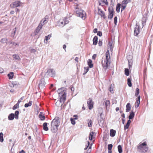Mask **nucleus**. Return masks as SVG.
Listing matches in <instances>:
<instances>
[{
	"instance_id": "obj_1",
	"label": "nucleus",
	"mask_w": 153,
	"mask_h": 153,
	"mask_svg": "<svg viewBox=\"0 0 153 153\" xmlns=\"http://www.w3.org/2000/svg\"><path fill=\"white\" fill-rule=\"evenodd\" d=\"M66 88H62L59 89L57 92L59 94V97L60 99V101L59 102H57L56 103V105H58L59 103H61V104L59 105H62V104L66 100Z\"/></svg>"
},
{
	"instance_id": "obj_2",
	"label": "nucleus",
	"mask_w": 153,
	"mask_h": 153,
	"mask_svg": "<svg viewBox=\"0 0 153 153\" xmlns=\"http://www.w3.org/2000/svg\"><path fill=\"white\" fill-rule=\"evenodd\" d=\"M110 56L109 51L108 50L105 53V58L102 62V65L103 68L106 69L110 65Z\"/></svg>"
},
{
	"instance_id": "obj_3",
	"label": "nucleus",
	"mask_w": 153,
	"mask_h": 153,
	"mask_svg": "<svg viewBox=\"0 0 153 153\" xmlns=\"http://www.w3.org/2000/svg\"><path fill=\"white\" fill-rule=\"evenodd\" d=\"M59 117H56L53 119L51 123V128L52 132H55L57 131L58 127L59 125Z\"/></svg>"
},
{
	"instance_id": "obj_4",
	"label": "nucleus",
	"mask_w": 153,
	"mask_h": 153,
	"mask_svg": "<svg viewBox=\"0 0 153 153\" xmlns=\"http://www.w3.org/2000/svg\"><path fill=\"white\" fill-rule=\"evenodd\" d=\"M139 151L143 152H146L148 150V147L146 142L140 143L138 147Z\"/></svg>"
},
{
	"instance_id": "obj_5",
	"label": "nucleus",
	"mask_w": 153,
	"mask_h": 153,
	"mask_svg": "<svg viewBox=\"0 0 153 153\" xmlns=\"http://www.w3.org/2000/svg\"><path fill=\"white\" fill-rule=\"evenodd\" d=\"M69 22V21L66 18L61 19L57 22L58 25L60 27H63L65 24Z\"/></svg>"
},
{
	"instance_id": "obj_6",
	"label": "nucleus",
	"mask_w": 153,
	"mask_h": 153,
	"mask_svg": "<svg viewBox=\"0 0 153 153\" xmlns=\"http://www.w3.org/2000/svg\"><path fill=\"white\" fill-rule=\"evenodd\" d=\"M76 13L77 16L83 19H84L86 18L85 13L82 10H76Z\"/></svg>"
},
{
	"instance_id": "obj_7",
	"label": "nucleus",
	"mask_w": 153,
	"mask_h": 153,
	"mask_svg": "<svg viewBox=\"0 0 153 153\" xmlns=\"http://www.w3.org/2000/svg\"><path fill=\"white\" fill-rule=\"evenodd\" d=\"M22 3L19 1H16L13 2L12 4H10V7L12 8H15L18 7L22 5Z\"/></svg>"
},
{
	"instance_id": "obj_8",
	"label": "nucleus",
	"mask_w": 153,
	"mask_h": 153,
	"mask_svg": "<svg viewBox=\"0 0 153 153\" xmlns=\"http://www.w3.org/2000/svg\"><path fill=\"white\" fill-rule=\"evenodd\" d=\"M140 33L139 26L137 23L134 28V34L135 36L137 35Z\"/></svg>"
},
{
	"instance_id": "obj_9",
	"label": "nucleus",
	"mask_w": 153,
	"mask_h": 153,
	"mask_svg": "<svg viewBox=\"0 0 153 153\" xmlns=\"http://www.w3.org/2000/svg\"><path fill=\"white\" fill-rule=\"evenodd\" d=\"M87 104L89 109H91L93 108V102L91 99H89L87 102Z\"/></svg>"
},
{
	"instance_id": "obj_10",
	"label": "nucleus",
	"mask_w": 153,
	"mask_h": 153,
	"mask_svg": "<svg viewBox=\"0 0 153 153\" xmlns=\"http://www.w3.org/2000/svg\"><path fill=\"white\" fill-rule=\"evenodd\" d=\"M89 142L88 141V144L87 145H86V147L84 149L86 150L88 149V150L87 151V152L86 153H90L91 151V145L92 144H91L90 146H89Z\"/></svg>"
},
{
	"instance_id": "obj_11",
	"label": "nucleus",
	"mask_w": 153,
	"mask_h": 153,
	"mask_svg": "<svg viewBox=\"0 0 153 153\" xmlns=\"http://www.w3.org/2000/svg\"><path fill=\"white\" fill-rule=\"evenodd\" d=\"M114 15L113 11L112 9H109V15L108 16V19H111Z\"/></svg>"
},
{
	"instance_id": "obj_12",
	"label": "nucleus",
	"mask_w": 153,
	"mask_h": 153,
	"mask_svg": "<svg viewBox=\"0 0 153 153\" xmlns=\"http://www.w3.org/2000/svg\"><path fill=\"white\" fill-rule=\"evenodd\" d=\"M140 96H138V97L136 99V102H135V107L137 108L139 106L140 104Z\"/></svg>"
},
{
	"instance_id": "obj_13",
	"label": "nucleus",
	"mask_w": 153,
	"mask_h": 153,
	"mask_svg": "<svg viewBox=\"0 0 153 153\" xmlns=\"http://www.w3.org/2000/svg\"><path fill=\"white\" fill-rule=\"evenodd\" d=\"M104 103H105V105L106 107L107 110H108L110 105V101L109 100H107L104 101Z\"/></svg>"
},
{
	"instance_id": "obj_14",
	"label": "nucleus",
	"mask_w": 153,
	"mask_h": 153,
	"mask_svg": "<svg viewBox=\"0 0 153 153\" xmlns=\"http://www.w3.org/2000/svg\"><path fill=\"white\" fill-rule=\"evenodd\" d=\"M95 136V133L93 132H91L89 134V140H91L93 138H94Z\"/></svg>"
},
{
	"instance_id": "obj_15",
	"label": "nucleus",
	"mask_w": 153,
	"mask_h": 153,
	"mask_svg": "<svg viewBox=\"0 0 153 153\" xmlns=\"http://www.w3.org/2000/svg\"><path fill=\"white\" fill-rule=\"evenodd\" d=\"M13 57L14 60L19 61L21 59L19 55L17 54H14L13 55Z\"/></svg>"
},
{
	"instance_id": "obj_16",
	"label": "nucleus",
	"mask_w": 153,
	"mask_h": 153,
	"mask_svg": "<svg viewBox=\"0 0 153 153\" xmlns=\"http://www.w3.org/2000/svg\"><path fill=\"white\" fill-rule=\"evenodd\" d=\"M116 131L113 129H111L110 130V136L111 137H114L115 135Z\"/></svg>"
},
{
	"instance_id": "obj_17",
	"label": "nucleus",
	"mask_w": 153,
	"mask_h": 153,
	"mask_svg": "<svg viewBox=\"0 0 153 153\" xmlns=\"http://www.w3.org/2000/svg\"><path fill=\"white\" fill-rule=\"evenodd\" d=\"M126 112H129L131 109V106L130 103H128L127 104L126 106Z\"/></svg>"
},
{
	"instance_id": "obj_18",
	"label": "nucleus",
	"mask_w": 153,
	"mask_h": 153,
	"mask_svg": "<svg viewBox=\"0 0 153 153\" xmlns=\"http://www.w3.org/2000/svg\"><path fill=\"white\" fill-rule=\"evenodd\" d=\"M39 117L41 120H44L45 119V117L42 112H40L39 115Z\"/></svg>"
},
{
	"instance_id": "obj_19",
	"label": "nucleus",
	"mask_w": 153,
	"mask_h": 153,
	"mask_svg": "<svg viewBox=\"0 0 153 153\" xmlns=\"http://www.w3.org/2000/svg\"><path fill=\"white\" fill-rule=\"evenodd\" d=\"M15 115L14 114H10L8 117V119L9 120H13L14 118Z\"/></svg>"
},
{
	"instance_id": "obj_20",
	"label": "nucleus",
	"mask_w": 153,
	"mask_h": 153,
	"mask_svg": "<svg viewBox=\"0 0 153 153\" xmlns=\"http://www.w3.org/2000/svg\"><path fill=\"white\" fill-rule=\"evenodd\" d=\"M48 22V18L47 17H45L43 19L42 21H41V22L44 25L45 23H47Z\"/></svg>"
},
{
	"instance_id": "obj_21",
	"label": "nucleus",
	"mask_w": 153,
	"mask_h": 153,
	"mask_svg": "<svg viewBox=\"0 0 153 153\" xmlns=\"http://www.w3.org/2000/svg\"><path fill=\"white\" fill-rule=\"evenodd\" d=\"M48 123H45L43 125V129L44 130L48 131V128L47 127Z\"/></svg>"
},
{
	"instance_id": "obj_22",
	"label": "nucleus",
	"mask_w": 153,
	"mask_h": 153,
	"mask_svg": "<svg viewBox=\"0 0 153 153\" xmlns=\"http://www.w3.org/2000/svg\"><path fill=\"white\" fill-rule=\"evenodd\" d=\"M134 113L133 111H131L130 113V114L128 117V118L129 120L132 119L134 117Z\"/></svg>"
},
{
	"instance_id": "obj_23",
	"label": "nucleus",
	"mask_w": 153,
	"mask_h": 153,
	"mask_svg": "<svg viewBox=\"0 0 153 153\" xmlns=\"http://www.w3.org/2000/svg\"><path fill=\"white\" fill-rule=\"evenodd\" d=\"M130 2V0H125L123 1L122 3V5H124L126 6V4Z\"/></svg>"
},
{
	"instance_id": "obj_24",
	"label": "nucleus",
	"mask_w": 153,
	"mask_h": 153,
	"mask_svg": "<svg viewBox=\"0 0 153 153\" xmlns=\"http://www.w3.org/2000/svg\"><path fill=\"white\" fill-rule=\"evenodd\" d=\"M48 72L50 74V75L53 76L54 73V70L52 69H49L48 71Z\"/></svg>"
},
{
	"instance_id": "obj_25",
	"label": "nucleus",
	"mask_w": 153,
	"mask_h": 153,
	"mask_svg": "<svg viewBox=\"0 0 153 153\" xmlns=\"http://www.w3.org/2000/svg\"><path fill=\"white\" fill-rule=\"evenodd\" d=\"M97 37L95 36L93 39V44L94 45H96L97 42Z\"/></svg>"
},
{
	"instance_id": "obj_26",
	"label": "nucleus",
	"mask_w": 153,
	"mask_h": 153,
	"mask_svg": "<svg viewBox=\"0 0 153 153\" xmlns=\"http://www.w3.org/2000/svg\"><path fill=\"white\" fill-rule=\"evenodd\" d=\"M88 64L89 67L91 68L93 66V65L92 64V61L91 59H88Z\"/></svg>"
},
{
	"instance_id": "obj_27",
	"label": "nucleus",
	"mask_w": 153,
	"mask_h": 153,
	"mask_svg": "<svg viewBox=\"0 0 153 153\" xmlns=\"http://www.w3.org/2000/svg\"><path fill=\"white\" fill-rule=\"evenodd\" d=\"M99 2L100 3V5L101 4L100 3L101 2H102L106 5H108V2H107V0H100L99 1Z\"/></svg>"
},
{
	"instance_id": "obj_28",
	"label": "nucleus",
	"mask_w": 153,
	"mask_h": 153,
	"mask_svg": "<svg viewBox=\"0 0 153 153\" xmlns=\"http://www.w3.org/2000/svg\"><path fill=\"white\" fill-rule=\"evenodd\" d=\"M41 82H40L39 84V87L44 86L45 85V82L43 79L41 80Z\"/></svg>"
},
{
	"instance_id": "obj_29",
	"label": "nucleus",
	"mask_w": 153,
	"mask_h": 153,
	"mask_svg": "<svg viewBox=\"0 0 153 153\" xmlns=\"http://www.w3.org/2000/svg\"><path fill=\"white\" fill-rule=\"evenodd\" d=\"M13 76L14 74L13 72H10L8 75V76L9 79H12L13 78Z\"/></svg>"
},
{
	"instance_id": "obj_30",
	"label": "nucleus",
	"mask_w": 153,
	"mask_h": 153,
	"mask_svg": "<svg viewBox=\"0 0 153 153\" xmlns=\"http://www.w3.org/2000/svg\"><path fill=\"white\" fill-rule=\"evenodd\" d=\"M32 102V101H30L29 102L27 103H26L25 105V107L27 108L29 106H30L31 105Z\"/></svg>"
},
{
	"instance_id": "obj_31",
	"label": "nucleus",
	"mask_w": 153,
	"mask_h": 153,
	"mask_svg": "<svg viewBox=\"0 0 153 153\" xmlns=\"http://www.w3.org/2000/svg\"><path fill=\"white\" fill-rule=\"evenodd\" d=\"M7 40L6 38L2 39L1 40V42L3 43H7Z\"/></svg>"
},
{
	"instance_id": "obj_32",
	"label": "nucleus",
	"mask_w": 153,
	"mask_h": 153,
	"mask_svg": "<svg viewBox=\"0 0 153 153\" xmlns=\"http://www.w3.org/2000/svg\"><path fill=\"white\" fill-rule=\"evenodd\" d=\"M120 4H117L116 6V11L118 12H119L120 11Z\"/></svg>"
},
{
	"instance_id": "obj_33",
	"label": "nucleus",
	"mask_w": 153,
	"mask_h": 153,
	"mask_svg": "<svg viewBox=\"0 0 153 153\" xmlns=\"http://www.w3.org/2000/svg\"><path fill=\"white\" fill-rule=\"evenodd\" d=\"M3 134L2 132L0 133V141L3 142L4 141L3 139Z\"/></svg>"
},
{
	"instance_id": "obj_34",
	"label": "nucleus",
	"mask_w": 153,
	"mask_h": 153,
	"mask_svg": "<svg viewBox=\"0 0 153 153\" xmlns=\"http://www.w3.org/2000/svg\"><path fill=\"white\" fill-rule=\"evenodd\" d=\"M118 149L119 153H122L123 152L122 147L121 145H119L118 146Z\"/></svg>"
},
{
	"instance_id": "obj_35",
	"label": "nucleus",
	"mask_w": 153,
	"mask_h": 153,
	"mask_svg": "<svg viewBox=\"0 0 153 153\" xmlns=\"http://www.w3.org/2000/svg\"><path fill=\"white\" fill-rule=\"evenodd\" d=\"M19 114V111H15V118L16 119H17L18 118V115Z\"/></svg>"
},
{
	"instance_id": "obj_36",
	"label": "nucleus",
	"mask_w": 153,
	"mask_h": 153,
	"mask_svg": "<svg viewBox=\"0 0 153 153\" xmlns=\"http://www.w3.org/2000/svg\"><path fill=\"white\" fill-rule=\"evenodd\" d=\"M125 74L128 76L129 75V71L128 68H126L125 70Z\"/></svg>"
},
{
	"instance_id": "obj_37",
	"label": "nucleus",
	"mask_w": 153,
	"mask_h": 153,
	"mask_svg": "<svg viewBox=\"0 0 153 153\" xmlns=\"http://www.w3.org/2000/svg\"><path fill=\"white\" fill-rule=\"evenodd\" d=\"M43 25V24H42L40 22L37 28V29H39V30H40L42 28V27Z\"/></svg>"
},
{
	"instance_id": "obj_38",
	"label": "nucleus",
	"mask_w": 153,
	"mask_h": 153,
	"mask_svg": "<svg viewBox=\"0 0 153 153\" xmlns=\"http://www.w3.org/2000/svg\"><path fill=\"white\" fill-rule=\"evenodd\" d=\"M128 86L130 87H131L132 86L131 83V79L129 78L128 79Z\"/></svg>"
},
{
	"instance_id": "obj_39",
	"label": "nucleus",
	"mask_w": 153,
	"mask_h": 153,
	"mask_svg": "<svg viewBox=\"0 0 153 153\" xmlns=\"http://www.w3.org/2000/svg\"><path fill=\"white\" fill-rule=\"evenodd\" d=\"M19 107V104L18 103H16L15 104L13 107V110H15L16 109L18 108Z\"/></svg>"
},
{
	"instance_id": "obj_40",
	"label": "nucleus",
	"mask_w": 153,
	"mask_h": 153,
	"mask_svg": "<svg viewBox=\"0 0 153 153\" xmlns=\"http://www.w3.org/2000/svg\"><path fill=\"white\" fill-rule=\"evenodd\" d=\"M70 120L72 124L73 125L75 124L76 123L75 121V120L74 118H71L70 119Z\"/></svg>"
},
{
	"instance_id": "obj_41",
	"label": "nucleus",
	"mask_w": 153,
	"mask_h": 153,
	"mask_svg": "<svg viewBox=\"0 0 153 153\" xmlns=\"http://www.w3.org/2000/svg\"><path fill=\"white\" fill-rule=\"evenodd\" d=\"M139 93V90L138 88H137L136 89V92L135 95L136 96H137L138 94Z\"/></svg>"
},
{
	"instance_id": "obj_42",
	"label": "nucleus",
	"mask_w": 153,
	"mask_h": 153,
	"mask_svg": "<svg viewBox=\"0 0 153 153\" xmlns=\"http://www.w3.org/2000/svg\"><path fill=\"white\" fill-rule=\"evenodd\" d=\"M39 31L40 30L39 29H36V30L33 33L34 36H35L37 35L38 33H39Z\"/></svg>"
},
{
	"instance_id": "obj_43",
	"label": "nucleus",
	"mask_w": 153,
	"mask_h": 153,
	"mask_svg": "<svg viewBox=\"0 0 153 153\" xmlns=\"http://www.w3.org/2000/svg\"><path fill=\"white\" fill-rule=\"evenodd\" d=\"M85 70H84V74H86L87 72L89 70V68L88 67H85L84 68Z\"/></svg>"
},
{
	"instance_id": "obj_44",
	"label": "nucleus",
	"mask_w": 153,
	"mask_h": 153,
	"mask_svg": "<svg viewBox=\"0 0 153 153\" xmlns=\"http://www.w3.org/2000/svg\"><path fill=\"white\" fill-rule=\"evenodd\" d=\"M117 18L116 16L115 17L114 19V23L115 25H117Z\"/></svg>"
},
{
	"instance_id": "obj_45",
	"label": "nucleus",
	"mask_w": 153,
	"mask_h": 153,
	"mask_svg": "<svg viewBox=\"0 0 153 153\" xmlns=\"http://www.w3.org/2000/svg\"><path fill=\"white\" fill-rule=\"evenodd\" d=\"M112 147L113 145L112 144H110L108 145V150H111Z\"/></svg>"
},
{
	"instance_id": "obj_46",
	"label": "nucleus",
	"mask_w": 153,
	"mask_h": 153,
	"mask_svg": "<svg viewBox=\"0 0 153 153\" xmlns=\"http://www.w3.org/2000/svg\"><path fill=\"white\" fill-rule=\"evenodd\" d=\"M99 13L102 16H104V14L103 12V11L101 10H99Z\"/></svg>"
},
{
	"instance_id": "obj_47",
	"label": "nucleus",
	"mask_w": 153,
	"mask_h": 153,
	"mask_svg": "<svg viewBox=\"0 0 153 153\" xmlns=\"http://www.w3.org/2000/svg\"><path fill=\"white\" fill-rule=\"evenodd\" d=\"M129 125H130L129 124H128L127 123V124H126V125H125L124 126V129L125 130H126V129H128L129 126Z\"/></svg>"
},
{
	"instance_id": "obj_48",
	"label": "nucleus",
	"mask_w": 153,
	"mask_h": 153,
	"mask_svg": "<svg viewBox=\"0 0 153 153\" xmlns=\"http://www.w3.org/2000/svg\"><path fill=\"white\" fill-rule=\"evenodd\" d=\"M89 122L88 123V126L89 127H91L92 126V122L91 120H89Z\"/></svg>"
},
{
	"instance_id": "obj_49",
	"label": "nucleus",
	"mask_w": 153,
	"mask_h": 153,
	"mask_svg": "<svg viewBox=\"0 0 153 153\" xmlns=\"http://www.w3.org/2000/svg\"><path fill=\"white\" fill-rule=\"evenodd\" d=\"M112 42H108V47L110 48V50L112 49Z\"/></svg>"
},
{
	"instance_id": "obj_50",
	"label": "nucleus",
	"mask_w": 153,
	"mask_h": 153,
	"mask_svg": "<svg viewBox=\"0 0 153 153\" xmlns=\"http://www.w3.org/2000/svg\"><path fill=\"white\" fill-rule=\"evenodd\" d=\"M126 7V6L125 5H122V8L121 9V11H122L123 10H124L125 9V8Z\"/></svg>"
},
{
	"instance_id": "obj_51",
	"label": "nucleus",
	"mask_w": 153,
	"mask_h": 153,
	"mask_svg": "<svg viewBox=\"0 0 153 153\" xmlns=\"http://www.w3.org/2000/svg\"><path fill=\"white\" fill-rule=\"evenodd\" d=\"M10 44H12L13 45L15 46H18V44L17 43H15V42H10Z\"/></svg>"
},
{
	"instance_id": "obj_52",
	"label": "nucleus",
	"mask_w": 153,
	"mask_h": 153,
	"mask_svg": "<svg viewBox=\"0 0 153 153\" xmlns=\"http://www.w3.org/2000/svg\"><path fill=\"white\" fill-rule=\"evenodd\" d=\"M51 37V35H49L47 36H46L45 37L47 38V39L48 40L50 39Z\"/></svg>"
},
{
	"instance_id": "obj_53",
	"label": "nucleus",
	"mask_w": 153,
	"mask_h": 153,
	"mask_svg": "<svg viewBox=\"0 0 153 153\" xmlns=\"http://www.w3.org/2000/svg\"><path fill=\"white\" fill-rule=\"evenodd\" d=\"M97 35L99 36H102V33L100 31H99L97 33Z\"/></svg>"
},
{
	"instance_id": "obj_54",
	"label": "nucleus",
	"mask_w": 153,
	"mask_h": 153,
	"mask_svg": "<svg viewBox=\"0 0 153 153\" xmlns=\"http://www.w3.org/2000/svg\"><path fill=\"white\" fill-rule=\"evenodd\" d=\"M4 72V70L3 69L0 67V73H2Z\"/></svg>"
},
{
	"instance_id": "obj_55",
	"label": "nucleus",
	"mask_w": 153,
	"mask_h": 153,
	"mask_svg": "<svg viewBox=\"0 0 153 153\" xmlns=\"http://www.w3.org/2000/svg\"><path fill=\"white\" fill-rule=\"evenodd\" d=\"M96 56H97L96 54H94L92 56V59H95V58H96Z\"/></svg>"
},
{
	"instance_id": "obj_56",
	"label": "nucleus",
	"mask_w": 153,
	"mask_h": 153,
	"mask_svg": "<svg viewBox=\"0 0 153 153\" xmlns=\"http://www.w3.org/2000/svg\"><path fill=\"white\" fill-rule=\"evenodd\" d=\"M146 22V19L145 18H143V21H142V24L143 25V24H144Z\"/></svg>"
},
{
	"instance_id": "obj_57",
	"label": "nucleus",
	"mask_w": 153,
	"mask_h": 153,
	"mask_svg": "<svg viewBox=\"0 0 153 153\" xmlns=\"http://www.w3.org/2000/svg\"><path fill=\"white\" fill-rule=\"evenodd\" d=\"M109 91L111 92V93H113L114 92L113 90V88H112L111 87H110L109 88Z\"/></svg>"
},
{
	"instance_id": "obj_58",
	"label": "nucleus",
	"mask_w": 153,
	"mask_h": 153,
	"mask_svg": "<svg viewBox=\"0 0 153 153\" xmlns=\"http://www.w3.org/2000/svg\"><path fill=\"white\" fill-rule=\"evenodd\" d=\"M13 33H14V34L15 35V33H16V28H14L13 29Z\"/></svg>"
},
{
	"instance_id": "obj_59",
	"label": "nucleus",
	"mask_w": 153,
	"mask_h": 153,
	"mask_svg": "<svg viewBox=\"0 0 153 153\" xmlns=\"http://www.w3.org/2000/svg\"><path fill=\"white\" fill-rule=\"evenodd\" d=\"M97 28L94 29L93 30V32L94 33H96L97 32Z\"/></svg>"
},
{
	"instance_id": "obj_60",
	"label": "nucleus",
	"mask_w": 153,
	"mask_h": 153,
	"mask_svg": "<svg viewBox=\"0 0 153 153\" xmlns=\"http://www.w3.org/2000/svg\"><path fill=\"white\" fill-rule=\"evenodd\" d=\"M131 123V121L130 120H129H129L128 121H127V124H129V125H130V123Z\"/></svg>"
},
{
	"instance_id": "obj_61",
	"label": "nucleus",
	"mask_w": 153,
	"mask_h": 153,
	"mask_svg": "<svg viewBox=\"0 0 153 153\" xmlns=\"http://www.w3.org/2000/svg\"><path fill=\"white\" fill-rule=\"evenodd\" d=\"M102 44V42L100 41L99 43V45L100 46H101Z\"/></svg>"
},
{
	"instance_id": "obj_62",
	"label": "nucleus",
	"mask_w": 153,
	"mask_h": 153,
	"mask_svg": "<svg viewBox=\"0 0 153 153\" xmlns=\"http://www.w3.org/2000/svg\"><path fill=\"white\" fill-rule=\"evenodd\" d=\"M78 59H79V58L78 57H76V58H75V60L77 62H78Z\"/></svg>"
},
{
	"instance_id": "obj_63",
	"label": "nucleus",
	"mask_w": 153,
	"mask_h": 153,
	"mask_svg": "<svg viewBox=\"0 0 153 153\" xmlns=\"http://www.w3.org/2000/svg\"><path fill=\"white\" fill-rule=\"evenodd\" d=\"M19 153H25V152L23 150H22L19 152Z\"/></svg>"
},
{
	"instance_id": "obj_64",
	"label": "nucleus",
	"mask_w": 153,
	"mask_h": 153,
	"mask_svg": "<svg viewBox=\"0 0 153 153\" xmlns=\"http://www.w3.org/2000/svg\"><path fill=\"white\" fill-rule=\"evenodd\" d=\"M14 11H11L10 12V14H14Z\"/></svg>"
}]
</instances>
